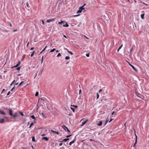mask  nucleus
<instances>
[{
	"mask_svg": "<svg viewBox=\"0 0 149 149\" xmlns=\"http://www.w3.org/2000/svg\"><path fill=\"white\" fill-rule=\"evenodd\" d=\"M63 24V27H68L69 26V25L67 23L65 22V21H61L60 22H58V24Z\"/></svg>",
	"mask_w": 149,
	"mask_h": 149,
	"instance_id": "1",
	"label": "nucleus"
},
{
	"mask_svg": "<svg viewBox=\"0 0 149 149\" xmlns=\"http://www.w3.org/2000/svg\"><path fill=\"white\" fill-rule=\"evenodd\" d=\"M61 127L63 128V129L66 131H67L68 132H70V131L68 129V127H66L65 125L63 124L62 126Z\"/></svg>",
	"mask_w": 149,
	"mask_h": 149,
	"instance_id": "2",
	"label": "nucleus"
},
{
	"mask_svg": "<svg viewBox=\"0 0 149 149\" xmlns=\"http://www.w3.org/2000/svg\"><path fill=\"white\" fill-rule=\"evenodd\" d=\"M85 8L83 7V6H81L79 7V10L77 11V13H81L83 10H84Z\"/></svg>",
	"mask_w": 149,
	"mask_h": 149,
	"instance_id": "3",
	"label": "nucleus"
},
{
	"mask_svg": "<svg viewBox=\"0 0 149 149\" xmlns=\"http://www.w3.org/2000/svg\"><path fill=\"white\" fill-rule=\"evenodd\" d=\"M135 143L133 145V147H134L135 146V145H136V144L137 143V136H136V135L135 133Z\"/></svg>",
	"mask_w": 149,
	"mask_h": 149,
	"instance_id": "4",
	"label": "nucleus"
},
{
	"mask_svg": "<svg viewBox=\"0 0 149 149\" xmlns=\"http://www.w3.org/2000/svg\"><path fill=\"white\" fill-rule=\"evenodd\" d=\"M9 115L11 116H13L12 110L11 109H9Z\"/></svg>",
	"mask_w": 149,
	"mask_h": 149,
	"instance_id": "5",
	"label": "nucleus"
},
{
	"mask_svg": "<svg viewBox=\"0 0 149 149\" xmlns=\"http://www.w3.org/2000/svg\"><path fill=\"white\" fill-rule=\"evenodd\" d=\"M76 139V137L75 136V137L74 139L72 141H71L70 142V143H69V145H70V146H71L72 144L74 143V142L75 141Z\"/></svg>",
	"mask_w": 149,
	"mask_h": 149,
	"instance_id": "6",
	"label": "nucleus"
},
{
	"mask_svg": "<svg viewBox=\"0 0 149 149\" xmlns=\"http://www.w3.org/2000/svg\"><path fill=\"white\" fill-rule=\"evenodd\" d=\"M55 20V19H48L46 21V22L47 23H49L50 22L53 21Z\"/></svg>",
	"mask_w": 149,
	"mask_h": 149,
	"instance_id": "7",
	"label": "nucleus"
},
{
	"mask_svg": "<svg viewBox=\"0 0 149 149\" xmlns=\"http://www.w3.org/2000/svg\"><path fill=\"white\" fill-rule=\"evenodd\" d=\"M129 65L134 70H135L136 72L137 71V70L136 69V68L133 65L131 64L130 63H129Z\"/></svg>",
	"mask_w": 149,
	"mask_h": 149,
	"instance_id": "8",
	"label": "nucleus"
},
{
	"mask_svg": "<svg viewBox=\"0 0 149 149\" xmlns=\"http://www.w3.org/2000/svg\"><path fill=\"white\" fill-rule=\"evenodd\" d=\"M0 114L3 115H6V113L3 110L0 109Z\"/></svg>",
	"mask_w": 149,
	"mask_h": 149,
	"instance_id": "9",
	"label": "nucleus"
},
{
	"mask_svg": "<svg viewBox=\"0 0 149 149\" xmlns=\"http://www.w3.org/2000/svg\"><path fill=\"white\" fill-rule=\"evenodd\" d=\"M102 121H100L98 122H97V125L99 126H101L102 125Z\"/></svg>",
	"mask_w": 149,
	"mask_h": 149,
	"instance_id": "10",
	"label": "nucleus"
},
{
	"mask_svg": "<svg viewBox=\"0 0 149 149\" xmlns=\"http://www.w3.org/2000/svg\"><path fill=\"white\" fill-rule=\"evenodd\" d=\"M20 63V61H19L18 63L12 67V68H16L18 67Z\"/></svg>",
	"mask_w": 149,
	"mask_h": 149,
	"instance_id": "11",
	"label": "nucleus"
},
{
	"mask_svg": "<svg viewBox=\"0 0 149 149\" xmlns=\"http://www.w3.org/2000/svg\"><path fill=\"white\" fill-rule=\"evenodd\" d=\"M17 112H16L14 115L13 114V118H14L15 117H18V116H17Z\"/></svg>",
	"mask_w": 149,
	"mask_h": 149,
	"instance_id": "12",
	"label": "nucleus"
},
{
	"mask_svg": "<svg viewBox=\"0 0 149 149\" xmlns=\"http://www.w3.org/2000/svg\"><path fill=\"white\" fill-rule=\"evenodd\" d=\"M69 138L65 139H63L61 141H60V142H62L63 141L66 142L67 141H68V140H69Z\"/></svg>",
	"mask_w": 149,
	"mask_h": 149,
	"instance_id": "13",
	"label": "nucleus"
},
{
	"mask_svg": "<svg viewBox=\"0 0 149 149\" xmlns=\"http://www.w3.org/2000/svg\"><path fill=\"white\" fill-rule=\"evenodd\" d=\"M5 122V120L4 119H0V123L2 124Z\"/></svg>",
	"mask_w": 149,
	"mask_h": 149,
	"instance_id": "14",
	"label": "nucleus"
},
{
	"mask_svg": "<svg viewBox=\"0 0 149 149\" xmlns=\"http://www.w3.org/2000/svg\"><path fill=\"white\" fill-rule=\"evenodd\" d=\"M42 139L45 140L46 141H48L49 140V139L47 137H42Z\"/></svg>",
	"mask_w": 149,
	"mask_h": 149,
	"instance_id": "15",
	"label": "nucleus"
},
{
	"mask_svg": "<svg viewBox=\"0 0 149 149\" xmlns=\"http://www.w3.org/2000/svg\"><path fill=\"white\" fill-rule=\"evenodd\" d=\"M51 132L53 133H55L56 134H59V133L58 132H56V131H54L52 130H51Z\"/></svg>",
	"mask_w": 149,
	"mask_h": 149,
	"instance_id": "16",
	"label": "nucleus"
},
{
	"mask_svg": "<svg viewBox=\"0 0 149 149\" xmlns=\"http://www.w3.org/2000/svg\"><path fill=\"white\" fill-rule=\"evenodd\" d=\"M87 120H86L84 122H83V123H82L81 125L82 126H83L86 123L87 121Z\"/></svg>",
	"mask_w": 149,
	"mask_h": 149,
	"instance_id": "17",
	"label": "nucleus"
},
{
	"mask_svg": "<svg viewBox=\"0 0 149 149\" xmlns=\"http://www.w3.org/2000/svg\"><path fill=\"white\" fill-rule=\"evenodd\" d=\"M144 15H145L144 13H143V14H141V18L142 19H143L144 18Z\"/></svg>",
	"mask_w": 149,
	"mask_h": 149,
	"instance_id": "18",
	"label": "nucleus"
},
{
	"mask_svg": "<svg viewBox=\"0 0 149 149\" xmlns=\"http://www.w3.org/2000/svg\"><path fill=\"white\" fill-rule=\"evenodd\" d=\"M123 44H122L118 48V50H117V51L118 52L119 50H120V49H121V48H122V47H123Z\"/></svg>",
	"mask_w": 149,
	"mask_h": 149,
	"instance_id": "19",
	"label": "nucleus"
},
{
	"mask_svg": "<svg viewBox=\"0 0 149 149\" xmlns=\"http://www.w3.org/2000/svg\"><path fill=\"white\" fill-rule=\"evenodd\" d=\"M32 142H36V140L35 139V138L34 136L32 137Z\"/></svg>",
	"mask_w": 149,
	"mask_h": 149,
	"instance_id": "20",
	"label": "nucleus"
},
{
	"mask_svg": "<svg viewBox=\"0 0 149 149\" xmlns=\"http://www.w3.org/2000/svg\"><path fill=\"white\" fill-rule=\"evenodd\" d=\"M36 53V52L35 51H33L32 53L31 54V57H32L33 56V55L35 53Z\"/></svg>",
	"mask_w": 149,
	"mask_h": 149,
	"instance_id": "21",
	"label": "nucleus"
},
{
	"mask_svg": "<svg viewBox=\"0 0 149 149\" xmlns=\"http://www.w3.org/2000/svg\"><path fill=\"white\" fill-rule=\"evenodd\" d=\"M56 50L55 48H54L50 50V52H52L55 51Z\"/></svg>",
	"mask_w": 149,
	"mask_h": 149,
	"instance_id": "22",
	"label": "nucleus"
},
{
	"mask_svg": "<svg viewBox=\"0 0 149 149\" xmlns=\"http://www.w3.org/2000/svg\"><path fill=\"white\" fill-rule=\"evenodd\" d=\"M31 117L32 118V119H36L35 117L34 116V115H33L31 116Z\"/></svg>",
	"mask_w": 149,
	"mask_h": 149,
	"instance_id": "23",
	"label": "nucleus"
},
{
	"mask_svg": "<svg viewBox=\"0 0 149 149\" xmlns=\"http://www.w3.org/2000/svg\"><path fill=\"white\" fill-rule=\"evenodd\" d=\"M19 114H20V115L22 116H24V114L23 113H22V112H21V111H19Z\"/></svg>",
	"mask_w": 149,
	"mask_h": 149,
	"instance_id": "24",
	"label": "nucleus"
},
{
	"mask_svg": "<svg viewBox=\"0 0 149 149\" xmlns=\"http://www.w3.org/2000/svg\"><path fill=\"white\" fill-rule=\"evenodd\" d=\"M24 82V81H22L19 84L18 86V87L20 85H21Z\"/></svg>",
	"mask_w": 149,
	"mask_h": 149,
	"instance_id": "25",
	"label": "nucleus"
},
{
	"mask_svg": "<svg viewBox=\"0 0 149 149\" xmlns=\"http://www.w3.org/2000/svg\"><path fill=\"white\" fill-rule=\"evenodd\" d=\"M41 100H42L43 101H45V102H46V101H47V100L45 98H44V99L43 98H41L40 99Z\"/></svg>",
	"mask_w": 149,
	"mask_h": 149,
	"instance_id": "26",
	"label": "nucleus"
},
{
	"mask_svg": "<svg viewBox=\"0 0 149 149\" xmlns=\"http://www.w3.org/2000/svg\"><path fill=\"white\" fill-rule=\"evenodd\" d=\"M39 95V93L38 92H36L35 93V95L36 96H37Z\"/></svg>",
	"mask_w": 149,
	"mask_h": 149,
	"instance_id": "27",
	"label": "nucleus"
},
{
	"mask_svg": "<svg viewBox=\"0 0 149 149\" xmlns=\"http://www.w3.org/2000/svg\"><path fill=\"white\" fill-rule=\"evenodd\" d=\"M107 100V99L106 98L104 97L101 100V101H102L104 100V101H105Z\"/></svg>",
	"mask_w": 149,
	"mask_h": 149,
	"instance_id": "28",
	"label": "nucleus"
},
{
	"mask_svg": "<svg viewBox=\"0 0 149 149\" xmlns=\"http://www.w3.org/2000/svg\"><path fill=\"white\" fill-rule=\"evenodd\" d=\"M65 59L66 60H68L70 59V57L68 56H66L65 57Z\"/></svg>",
	"mask_w": 149,
	"mask_h": 149,
	"instance_id": "29",
	"label": "nucleus"
},
{
	"mask_svg": "<svg viewBox=\"0 0 149 149\" xmlns=\"http://www.w3.org/2000/svg\"><path fill=\"white\" fill-rule=\"evenodd\" d=\"M33 124H33V123H32L30 124V126H29V128H30L31 127L32 125H33Z\"/></svg>",
	"mask_w": 149,
	"mask_h": 149,
	"instance_id": "30",
	"label": "nucleus"
},
{
	"mask_svg": "<svg viewBox=\"0 0 149 149\" xmlns=\"http://www.w3.org/2000/svg\"><path fill=\"white\" fill-rule=\"evenodd\" d=\"M26 6H27L28 8H30V6H29V3L28 2H27L26 3Z\"/></svg>",
	"mask_w": 149,
	"mask_h": 149,
	"instance_id": "31",
	"label": "nucleus"
},
{
	"mask_svg": "<svg viewBox=\"0 0 149 149\" xmlns=\"http://www.w3.org/2000/svg\"><path fill=\"white\" fill-rule=\"evenodd\" d=\"M70 109H71L72 110V111L73 112H74V111H75V109L74 108H72L71 107H70Z\"/></svg>",
	"mask_w": 149,
	"mask_h": 149,
	"instance_id": "32",
	"label": "nucleus"
},
{
	"mask_svg": "<svg viewBox=\"0 0 149 149\" xmlns=\"http://www.w3.org/2000/svg\"><path fill=\"white\" fill-rule=\"evenodd\" d=\"M68 52L70 53V54L71 55H72L73 54L72 52H71V51H68Z\"/></svg>",
	"mask_w": 149,
	"mask_h": 149,
	"instance_id": "33",
	"label": "nucleus"
},
{
	"mask_svg": "<svg viewBox=\"0 0 149 149\" xmlns=\"http://www.w3.org/2000/svg\"><path fill=\"white\" fill-rule=\"evenodd\" d=\"M20 67H17L16 69V70H17L18 71H19L20 70Z\"/></svg>",
	"mask_w": 149,
	"mask_h": 149,
	"instance_id": "34",
	"label": "nucleus"
},
{
	"mask_svg": "<svg viewBox=\"0 0 149 149\" xmlns=\"http://www.w3.org/2000/svg\"><path fill=\"white\" fill-rule=\"evenodd\" d=\"M41 114L42 115V116L43 118H45L44 113H42Z\"/></svg>",
	"mask_w": 149,
	"mask_h": 149,
	"instance_id": "35",
	"label": "nucleus"
},
{
	"mask_svg": "<svg viewBox=\"0 0 149 149\" xmlns=\"http://www.w3.org/2000/svg\"><path fill=\"white\" fill-rule=\"evenodd\" d=\"M99 95L97 93V99H98L99 98Z\"/></svg>",
	"mask_w": 149,
	"mask_h": 149,
	"instance_id": "36",
	"label": "nucleus"
},
{
	"mask_svg": "<svg viewBox=\"0 0 149 149\" xmlns=\"http://www.w3.org/2000/svg\"><path fill=\"white\" fill-rule=\"evenodd\" d=\"M71 106L75 108H77L78 107V106L77 105H71Z\"/></svg>",
	"mask_w": 149,
	"mask_h": 149,
	"instance_id": "37",
	"label": "nucleus"
},
{
	"mask_svg": "<svg viewBox=\"0 0 149 149\" xmlns=\"http://www.w3.org/2000/svg\"><path fill=\"white\" fill-rule=\"evenodd\" d=\"M72 135H67V136H66V137L67 138H68L70 137V136H71Z\"/></svg>",
	"mask_w": 149,
	"mask_h": 149,
	"instance_id": "38",
	"label": "nucleus"
},
{
	"mask_svg": "<svg viewBox=\"0 0 149 149\" xmlns=\"http://www.w3.org/2000/svg\"><path fill=\"white\" fill-rule=\"evenodd\" d=\"M15 81V80H14L12 82L11 84H10V86H11L14 83V82Z\"/></svg>",
	"mask_w": 149,
	"mask_h": 149,
	"instance_id": "39",
	"label": "nucleus"
},
{
	"mask_svg": "<svg viewBox=\"0 0 149 149\" xmlns=\"http://www.w3.org/2000/svg\"><path fill=\"white\" fill-rule=\"evenodd\" d=\"M61 56V54L60 53H58L57 56V57H58L59 56Z\"/></svg>",
	"mask_w": 149,
	"mask_h": 149,
	"instance_id": "40",
	"label": "nucleus"
},
{
	"mask_svg": "<svg viewBox=\"0 0 149 149\" xmlns=\"http://www.w3.org/2000/svg\"><path fill=\"white\" fill-rule=\"evenodd\" d=\"M61 142V143H59V146H61L62 145H63L62 143Z\"/></svg>",
	"mask_w": 149,
	"mask_h": 149,
	"instance_id": "41",
	"label": "nucleus"
},
{
	"mask_svg": "<svg viewBox=\"0 0 149 149\" xmlns=\"http://www.w3.org/2000/svg\"><path fill=\"white\" fill-rule=\"evenodd\" d=\"M142 3L144 5H146V6H147L148 5L146 3H145L144 2H142Z\"/></svg>",
	"mask_w": 149,
	"mask_h": 149,
	"instance_id": "42",
	"label": "nucleus"
},
{
	"mask_svg": "<svg viewBox=\"0 0 149 149\" xmlns=\"http://www.w3.org/2000/svg\"><path fill=\"white\" fill-rule=\"evenodd\" d=\"M47 47V46H45V48L42 50V52L44 51L46 49V48Z\"/></svg>",
	"mask_w": 149,
	"mask_h": 149,
	"instance_id": "43",
	"label": "nucleus"
},
{
	"mask_svg": "<svg viewBox=\"0 0 149 149\" xmlns=\"http://www.w3.org/2000/svg\"><path fill=\"white\" fill-rule=\"evenodd\" d=\"M43 56H42V59H41V63H42L43 61Z\"/></svg>",
	"mask_w": 149,
	"mask_h": 149,
	"instance_id": "44",
	"label": "nucleus"
},
{
	"mask_svg": "<svg viewBox=\"0 0 149 149\" xmlns=\"http://www.w3.org/2000/svg\"><path fill=\"white\" fill-rule=\"evenodd\" d=\"M15 88V86H14L10 90L11 91H12Z\"/></svg>",
	"mask_w": 149,
	"mask_h": 149,
	"instance_id": "45",
	"label": "nucleus"
},
{
	"mask_svg": "<svg viewBox=\"0 0 149 149\" xmlns=\"http://www.w3.org/2000/svg\"><path fill=\"white\" fill-rule=\"evenodd\" d=\"M108 122V120H107L104 124V125H105Z\"/></svg>",
	"mask_w": 149,
	"mask_h": 149,
	"instance_id": "46",
	"label": "nucleus"
},
{
	"mask_svg": "<svg viewBox=\"0 0 149 149\" xmlns=\"http://www.w3.org/2000/svg\"><path fill=\"white\" fill-rule=\"evenodd\" d=\"M86 56L87 57H88L89 56V54H86Z\"/></svg>",
	"mask_w": 149,
	"mask_h": 149,
	"instance_id": "47",
	"label": "nucleus"
},
{
	"mask_svg": "<svg viewBox=\"0 0 149 149\" xmlns=\"http://www.w3.org/2000/svg\"><path fill=\"white\" fill-rule=\"evenodd\" d=\"M3 118H5V119H8V118L6 116H3Z\"/></svg>",
	"mask_w": 149,
	"mask_h": 149,
	"instance_id": "48",
	"label": "nucleus"
},
{
	"mask_svg": "<svg viewBox=\"0 0 149 149\" xmlns=\"http://www.w3.org/2000/svg\"><path fill=\"white\" fill-rule=\"evenodd\" d=\"M10 91H9L8 92V93H7V95H9L10 94Z\"/></svg>",
	"mask_w": 149,
	"mask_h": 149,
	"instance_id": "49",
	"label": "nucleus"
},
{
	"mask_svg": "<svg viewBox=\"0 0 149 149\" xmlns=\"http://www.w3.org/2000/svg\"><path fill=\"white\" fill-rule=\"evenodd\" d=\"M37 73H38V72H37L36 73V74H35V77H34V79H35V77H36V76L37 75Z\"/></svg>",
	"mask_w": 149,
	"mask_h": 149,
	"instance_id": "50",
	"label": "nucleus"
},
{
	"mask_svg": "<svg viewBox=\"0 0 149 149\" xmlns=\"http://www.w3.org/2000/svg\"><path fill=\"white\" fill-rule=\"evenodd\" d=\"M115 113V111H113L111 113V115H113V114H114V113Z\"/></svg>",
	"mask_w": 149,
	"mask_h": 149,
	"instance_id": "51",
	"label": "nucleus"
},
{
	"mask_svg": "<svg viewBox=\"0 0 149 149\" xmlns=\"http://www.w3.org/2000/svg\"><path fill=\"white\" fill-rule=\"evenodd\" d=\"M34 49V47H32L30 49V50H32Z\"/></svg>",
	"mask_w": 149,
	"mask_h": 149,
	"instance_id": "52",
	"label": "nucleus"
},
{
	"mask_svg": "<svg viewBox=\"0 0 149 149\" xmlns=\"http://www.w3.org/2000/svg\"><path fill=\"white\" fill-rule=\"evenodd\" d=\"M63 36L64 37L67 38V37L64 35H63Z\"/></svg>",
	"mask_w": 149,
	"mask_h": 149,
	"instance_id": "53",
	"label": "nucleus"
},
{
	"mask_svg": "<svg viewBox=\"0 0 149 149\" xmlns=\"http://www.w3.org/2000/svg\"><path fill=\"white\" fill-rule=\"evenodd\" d=\"M5 91V90L4 89H3L1 92V93H2L3 92Z\"/></svg>",
	"mask_w": 149,
	"mask_h": 149,
	"instance_id": "54",
	"label": "nucleus"
},
{
	"mask_svg": "<svg viewBox=\"0 0 149 149\" xmlns=\"http://www.w3.org/2000/svg\"><path fill=\"white\" fill-rule=\"evenodd\" d=\"M17 31V29H15V30H13V31L14 32H15Z\"/></svg>",
	"mask_w": 149,
	"mask_h": 149,
	"instance_id": "55",
	"label": "nucleus"
},
{
	"mask_svg": "<svg viewBox=\"0 0 149 149\" xmlns=\"http://www.w3.org/2000/svg\"><path fill=\"white\" fill-rule=\"evenodd\" d=\"M112 120H113V119H111L110 120V121H109V123L110 122H111V121Z\"/></svg>",
	"mask_w": 149,
	"mask_h": 149,
	"instance_id": "56",
	"label": "nucleus"
},
{
	"mask_svg": "<svg viewBox=\"0 0 149 149\" xmlns=\"http://www.w3.org/2000/svg\"><path fill=\"white\" fill-rule=\"evenodd\" d=\"M102 89H100L99 90V93H100L101 91H102Z\"/></svg>",
	"mask_w": 149,
	"mask_h": 149,
	"instance_id": "57",
	"label": "nucleus"
},
{
	"mask_svg": "<svg viewBox=\"0 0 149 149\" xmlns=\"http://www.w3.org/2000/svg\"><path fill=\"white\" fill-rule=\"evenodd\" d=\"M18 84V83H16L15 85L14 86H15V85H17Z\"/></svg>",
	"mask_w": 149,
	"mask_h": 149,
	"instance_id": "58",
	"label": "nucleus"
},
{
	"mask_svg": "<svg viewBox=\"0 0 149 149\" xmlns=\"http://www.w3.org/2000/svg\"><path fill=\"white\" fill-rule=\"evenodd\" d=\"M42 24H44V22L43 21V20H42Z\"/></svg>",
	"mask_w": 149,
	"mask_h": 149,
	"instance_id": "59",
	"label": "nucleus"
},
{
	"mask_svg": "<svg viewBox=\"0 0 149 149\" xmlns=\"http://www.w3.org/2000/svg\"><path fill=\"white\" fill-rule=\"evenodd\" d=\"M132 48L130 49V52L132 51Z\"/></svg>",
	"mask_w": 149,
	"mask_h": 149,
	"instance_id": "60",
	"label": "nucleus"
},
{
	"mask_svg": "<svg viewBox=\"0 0 149 149\" xmlns=\"http://www.w3.org/2000/svg\"><path fill=\"white\" fill-rule=\"evenodd\" d=\"M64 50H67V48H64Z\"/></svg>",
	"mask_w": 149,
	"mask_h": 149,
	"instance_id": "61",
	"label": "nucleus"
},
{
	"mask_svg": "<svg viewBox=\"0 0 149 149\" xmlns=\"http://www.w3.org/2000/svg\"><path fill=\"white\" fill-rule=\"evenodd\" d=\"M81 92V90H80L79 91V93L80 94Z\"/></svg>",
	"mask_w": 149,
	"mask_h": 149,
	"instance_id": "62",
	"label": "nucleus"
},
{
	"mask_svg": "<svg viewBox=\"0 0 149 149\" xmlns=\"http://www.w3.org/2000/svg\"><path fill=\"white\" fill-rule=\"evenodd\" d=\"M126 122H125L124 124V126H125L126 127Z\"/></svg>",
	"mask_w": 149,
	"mask_h": 149,
	"instance_id": "63",
	"label": "nucleus"
},
{
	"mask_svg": "<svg viewBox=\"0 0 149 149\" xmlns=\"http://www.w3.org/2000/svg\"><path fill=\"white\" fill-rule=\"evenodd\" d=\"M45 134H42V135H41V136H45Z\"/></svg>",
	"mask_w": 149,
	"mask_h": 149,
	"instance_id": "64",
	"label": "nucleus"
}]
</instances>
